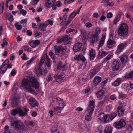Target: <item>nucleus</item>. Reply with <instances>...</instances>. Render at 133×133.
Segmentation results:
<instances>
[{
    "instance_id": "f257e3e1",
    "label": "nucleus",
    "mask_w": 133,
    "mask_h": 133,
    "mask_svg": "<svg viewBox=\"0 0 133 133\" xmlns=\"http://www.w3.org/2000/svg\"><path fill=\"white\" fill-rule=\"evenodd\" d=\"M51 64V61L47 54H43V56L41 59L39 63V65L41 66L35 67V69L38 76L41 75L45 76L47 73V71L45 68L46 65L48 67H50Z\"/></svg>"
},
{
    "instance_id": "f03ea898",
    "label": "nucleus",
    "mask_w": 133,
    "mask_h": 133,
    "mask_svg": "<svg viewBox=\"0 0 133 133\" xmlns=\"http://www.w3.org/2000/svg\"><path fill=\"white\" fill-rule=\"evenodd\" d=\"M39 84L36 78L31 77L27 79H24L22 82L21 86L29 93L35 92L32 88L36 89L39 87Z\"/></svg>"
},
{
    "instance_id": "7ed1b4c3",
    "label": "nucleus",
    "mask_w": 133,
    "mask_h": 133,
    "mask_svg": "<svg viewBox=\"0 0 133 133\" xmlns=\"http://www.w3.org/2000/svg\"><path fill=\"white\" fill-rule=\"evenodd\" d=\"M51 104L54 107V113L55 114L61 113L65 106L64 102L59 97L54 98L52 100Z\"/></svg>"
},
{
    "instance_id": "20e7f679",
    "label": "nucleus",
    "mask_w": 133,
    "mask_h": 133,
    "mask_svg": "<svg viewBox=\"0 0 133 133\" xmlns=\"http://www.w3.org/2000/svg\"><path fill=\"white\" fill-rule=\"evenodd\" d=\"M95 101L93 100H91L89 102V104L87 108L86 111L88 112V113L85 117V119L89 121L91 120L92 119L91 114L95 107Z\"/></svg>"
},
{
    "instance_id": "39448f33",
    "label": "nucleus",
    "mask_w": 133,
    "mask_h": 133,
    "mask_svg": "<svg viewBox=\"0 0 133 133\" xmlns=\"http://www.w3.org/2000/svg\"><path fill=\"white\" fill-rule=\"evenodd\" d=\"M10 124L11 126L15 129L21 130L24 129V125L20 120L12 121L10 122Z\"/></svg>"
},
{
    "instance_id": "423d86ee",
    "label": "nucleus",
    "mask_w": 133,
    "mask_h": 133,
    "mask_svg": "<svg viewBox=\"0 0 133 133\" xmlns=\"http://www.w3.org/2000/svg\"><path fill=\"white\" fill-rule=\"evenodd\" d=\"M56 82H62L64 81L66 78L65 75L64 73H61L59 75H55L54 76Z\"/></svg>"
},
{
    "instance_id": "0eeeda50",
    "label": "nucleus",
    "mask_w": 133,
    "mask_h": 133,
    "mask_svg": "<svg viewBox=\"0 0 133 133\" xmlns=\"http://www.w3.org/2000/svg\"><path fill=\"white\" fill-rule=\"evenodd\" d=\"M125 121L123 119H121L117 122H114L113 124L114 126L118 129H120L124 126Z\"/></svg>"
},
{
    "instance_id": "6e6552de",
    "label": "nucleus",
    "mask_w": 133,
    "mask_h": 133,
    "mask_svg": "<svg viewBox=\"0 0 133 133\" xmlns=\"http://www.w3.org/2000/svg\"><path fill=\"white\" fill-rule=\"evenodd\" d=\"M118 34L121 36H122L124 35L125 34V23H122L119 25L118 28Z\"/></svg>"
},
{
    "instance_id": "1a4fd4ad",
    "label": "nucleus",
    "mask_w": 133,
    "mask_h": 133,
    "mask_svg": "<svg viewBox=\"0 0 133 133\" xmlns=\"http://www.w3.org/2000/svg\"><path fill=\"white\" fill-rule=\"evenodd\" d=\"M71 41V39L69 38L68 35H66L62 38H59L57 41L58 43H60L64 41L65 42V44H68L70 43Z\"/></svg>"
},
{
    "instance_id": "9d476101",
    "label": "nucleus",
    "mask_w": 133,
    "mask_h": 133,
    "mask_svg": "<svg viewBox=\"0 0 133 133\" xmlns=\"http://www.w3.org/2000/svg\"><path fill=\"white\" fill-rule=\"evenodd\" d=\"M112 69L113 71L118 70L119 68V64L118 61L115 60L113 61L111 65Z\"/></svg>"
},
{
    "instance_id": "9b49d317",
    "label": "nucleus",
    "mask_w": 133,
    "mask_h": 133,
    "mask_svg": "<svg viewBox=\"0 0 133 133\" xmlns=\"http://www.w3.org/2000/svg\"><path fill=\"white\" fill-rule=\"evenodd\" d=\"M56 1V0H48V1L45 3V8L47 9L51 7L53 5L55 4Z\"/></svg>"
},
{
    "instance_id": "f8f14e48",
    "label": "nucleus",
    "mask_w": 133,
    "mask_h": 133,
    "mask_svg": "<svg viewBox=\"0 0 133 133\" xmlns=\"http://www.w3.org/2000/svg\"><path fill=\"white\" fill-rule=\"evenodd\" d=\"M28 102L32 107H35L37 105V103L35 98L32 97H30L29 99Z\"/></svg>"
},
{
    "instance_id": "ddd939ff",
    "label": "nucleus",
    "mask_w": 133,
    "mask_h": 133,
    "mask_svg": "<svg viewBox=\"0 0 133 133\" xmlns=\"http://www.w3.org/2000/svg\"><path fill=\"white\" fill-rule=\"evenodd\" d=\"M82 46L81 43L78 42L75 44L73 47V50L74 52H77L81 49Z\"/></svg>"
},
{
    "instance_id": "4468645a",
    "label": "nucleus",
    "mask_w": 133,
    "mask_h": 133,
    "mask_svg": "<svg viewBox=\"0 0 133 133\" xmlns=\"http://www.w3.org/2000/svg\"><path fill=\"white\" fill-rule=\"evenodd\" d=\"M23 109L24 111L21 109L19 110L18 111V114L19 115L24 116L26 115L27 112L29 110V109L26 108L25 107H23Z\"/></svg>"
},
{
    "instance_id": "2eb2a0df",
    "label": "nucleus",
    "mask_w": 133,
    "mask_h": 133,
    "mask_svg": "<svg viewBox=\"0 0 133 133\" xmlns=\"http://www.w3.org/2000/svg\"><path fill=\"white\" fill-rule=\"evenodd\" d=\"M98 36L93 34L90 38L89 41L91 43H94L95 42H97L98 41Z\"/></svg>"
},
{
    "instance_id": "dca6fc26",
    "label": "nucleus",
    "mask_w": 133,
    "mask_h": 133,
    "mask_svg": "<svg viewBox=\"0 0 133 133\" xmlns=\"http://www.w3.org/2000/svg\"><path fill=\"white\" fill-rule=\"evenodd\" d=\"M108 54V52H107L104 51L99 52L97 56V58L98 59H100L107 55Z\"/></svg>"
},
{
    "instance_id": "f3484780",
    "label": "nucleus",
    "mask_w": 133,
    "mask_h": 133,
    "mask_svg": "<svg viewBox=\"0 0 133 133\" xmlns=\"http://www.w3.org/2000/svg\"><path fill=\"white\" fill-rule=\"evenodd\" d=\"M67 68V64H60L58 66L57 68V69L58 70H62V71L65 70Z\"/></svg>"
},
{
    "instance_id": "a211bd4d",
    "label": "nucleus",
    "mask_w": 133,
    "mask_h": 133,
    "mask_svg": "<svg viewBox=\"0 0 133 133\" xmlns=\"http://www.w3.org/2000/svg\"><path fill=\"white\" fill-rule=\"evenodd\" d=\"M105 92L103 90H100L97 92L96 94L97 97L99 99H101L104 97Z\"/></svg>"
},
{
    "instance_id": "6ab92c4d",
    "label": "nucleus",
    "mask_w": 133,
    "mask_h": 133,
    "mask_svg": "<svg viewBox=\"0 0 133 133\" xmlns=\"http://www.w3.org/2000/svg\"><path fill=\"white\" fill-rule=\"evenodd\" d=\"M89 55L90 59H93L95 57L96 55L95 50L91 49L89 50Z\"/></svg>"
},
{
    "instance_id": "aec40b11",
    "label": "nucleus",
    "mask_w": 133,
    "mask_h": 133,
    "mask_svg": "<svg viewBox=\"0 0 133 133\" xmlns=\"http://www.w3.org/2000/svg\"><path fill=\"white\" fill-rule=\"evenodd\" d=\"M115 42L111 39H109L107 42V45L108 48H110L114 46Z\"/></svg>"
},
{
    "instance_id": "412c9836",
    "label": "nucleus",
    "mask_w": 133,
    "mask_h": 133,
    "mask_svg": "<svg viewBox=\"0 0 133 133\" xmlns=\"http://www.w3.org/2000/svg\"><path fill=\"white\" fill-rule=\"evenodd\" d=\"M121 79L120 78H118L115 81L112 83V85L114 87H117L121 83Z\"/></svg>"
},
{
    "instance_id": "4be33fe9",
    "label": "nucleus",
    "mask_w": 133,
    "mask_h": 133,
    "mask_svg": "<svg viewBox=\"0 0 133 133\" xmlns=\"http://www.w3.org/2000/svg\"><path fill=\"white\" fill-rule=\"evenodd\" d=\"M5 65V63L4 62L2 64L0 69L1 73L4 74L5 72L7 70L6 66Z\"/></svg>"
},
{
    "instance_id": "5701e85b",
    "label": "nucleus",
    "mask_w": 133,
    "mask_h": 133,
    "mask_svg": "<svg viewBox=\"0 0 133 133\" xmlns=\"http://www.w3.org/2000/svg\"><path fill=\"white\" fill-rule=\"evenodd\" d=\"M117 111L118 112V115L119 117L123 115L124 114V111L123 109L121 106H118L117 108Z\"/></svg>"
},
{
    "instance_id": "b1692460",
    "label": "nucleus",
    "mask_w": 133,
    "mask_h": 133,
    "mask_svg": "<svg viewBox=\"0 0 133 133\" xmlns=\"http://www.w3.org/2000/svg\"><path fill=\"white\" fill-rule=\"evenodd\" d=\"M124 47L125 46L122 43L119 45L118 46L116 52L118 53H120L123 49Z\"/></svg>"
},
{
    "instance_id": "393cba45",
    "label": "nucleus",
    "mask_w": 133,
    "mask_h": 133,
    "mask_svg": "<svg viewBox=\"0 0 133 133\" xmlns=\"http://www.w3.org/2000/svg\"><path fill=\"white\" fill-rule=\"evenodd\" d=\"M40 43V42L38 40H33L31 43L30 45L32 47L34 48L39 45Z\"/></svg>"
},
{
    "instance_id": "a878e982",
    "label": "nucleus",
    "mask_w": 133,
    "mask_h": 133,
    "mask_svg": "<svg viewBox=\"0 0 133 133\" xmlns=\"http://www.w3.org/2000/svg\"><path fill=\"white\" fill-rule=\"evenodd\" d=\"M112 128L110 125H107L104 130L105 133H111Z\"/></svg>"
},
{
    "instance_id": "bb28decb",
    "label": "nucleus",
    "mask_w": 133,
    "mask_h": 133,
    "mask_svg": "<svg viewBox=\"0 0 133 133\" xmlns=\"http://www.w3.org/2000/svg\"><path fill=\"white\" fill-rule=\"evenodd\" d=\"M105 38V35H103L102 36V37L101 38L99 43L98 46L99 48L101 47L104 44Z\"/></svg>"
},
{
    "instance_id": "cd10ccee",
    "label": "nucleus",
    "mask_w": 133,
    "mask_h": 133,
    "mask_svg": "<svg viewBox=\"0 0 133 133\" xmlns=\"http://www.w3.org/2000/svg\"><path fill=\"white\" fill-rule=\"evenodd\" d=\"M122 12H120L116 16L114 20V23L115 25H116L117 23L118 22L121 18V15H122Z\"/></svg>"
},
{
    "instance_id": "c85d7f7f",
    "label": "nucleus",
    "mask_w": 133,
    "mask_h": 133,
    "mask_svg": "<svg viewBox=\"0 0 133 133\" xmlns=\"http://www.w3.org/2000/svg\"><path fill=\"white\" fill-rule=\"evenodd\" d=\"M102 80V78L99 76L95 77L94 79L93 82L95 84L100 83Z\"/></svg>"
},
{
    "instance_id": "c756f323",
    "label": "nucleus",
    "mask_w": 133,
    "mask_h": 133,
    "mask_svg": "<svg viewBox=\"0 0 133 133\" xmlns=\"http://www.w3.org/2000/svg\"><path fill=\"white\" fill-rule=\"evenodd\" d=\"M55 54L56 55H58L60 50L62 49V47L56 46L54 47Z\"/></svg>"
},
{
    "instance_id": "7c9ffc66",
    "label": "nucleus",
    "mask_w": 133,
    "mask_h": 133,
    "mask_svg": "<svg viewBox=\"0 0 133 133\" xmlns=\"http://www.w3.org/2000/svg\"><path fill=\"white\" fill-rule=\"evenodd\" d=\"M6 15V18L9 21L12 22L13 21V16L11 13H7Z\"/></svg>"
},
{
    "instance_id": "2f4dec72",
    "label": "nucleus",
    "mask_w": 133,
    "mask_h": 133,
    "mask_svg": "<svg viewBox=\"0 0 133 133\" xmlns=\"http://www.w3.org/2000/svg\"><path fill=\"white\" fill-rule=\"evenodd\" d=\"M104 117H103L102 119H101V120L105 123L108 122V121L109 120L110 117L108 115H105L104 114Z\"/></svg>"
},
{
    "instance_id": "473e14b6",
    "label": "nucleus",
    "mask_w": 133,
    "mask_h": 133,
    "mask_svg": "<svg viewBox=\"0 0 133 133\" xmlns=\"http://www.w3.org/2000/svg\"><path fill=\"white\" fill-rule=\"evenodd\" d=\"M54 21L50 19L44 22V25L45 27H47L49 24H50L51 25H53Z\"/></svg>"
},
{
    "instance_id": "72a5a7b5",
    "label": "nucleus",
    "mask_w": 133,
    "mask_h": 133,
    "mask_svg": "<svg viewBox=\"0 0 133 133\" xmlns=\"http://www.w3.org/2000/svg\"><path fill=\"white\" fill-rule=\"evenodd\" d=\"M86 78L84 76L79 77L78 79V82L79 83H84V82L86 81Z\"/></svg>"
},
{
    "instance_id": "f704fd0d",
    "label": "nucleus",
    "mask_w": 133,
    "mask_h": 133,
    "mask_svg": "<svg viewBox=\"0 0 133 133\" xmlns=\"http://www.w3.org/2000/svg\"><path fill=\"white\" fill-rule=\"evenodd\" d=\"M97 73V72L95 69L91 70L90 71L89 76L91 78H92Z\"/></svg>"
},
{
    "instance_id": "c9c22d12",
    "label": "nucleus",
    "mask_w": 133,
    "mask_h": 133,
    "mask_svg": "<svg viewBox=\"0 0 133 133\" xmlns=\"http://www.w3.org/2000/svg\"><path fill=\"white\" fill-rule=\"evenodd\" d=\"M125 78H133V70L130 73L127 74H126L125 75Z\"/></svg>"
},
{
    "instance_id": "e433bc0d",
    "label": "nucleus",
    "mask_w": 133,
    "mask_h": 133,
    "mask_svg": "<svg viewBox=\"0 0 133 133\" xmlns=\"http://www.w3.org/2000/svg\"><path fill=\"white\" fill-rule=\"evenodd\" d=\"M113 56V55L112 54H108L107 56L104 59V61L105 62H106L108 61Z\"/></svg>"
},
{
    "instance_id": "4c0bfd02",
    "label": "nucleus",
    "mask_w": 133,
    "mask_h": 133,
    "mask_svg": "<svg viewBox=\"0 0 133 133\" xmlns=\"http://www.w3.org/2000/svg\"><path fill=\"white\" fill-rule=\"evenodd\" d=\"M44 25V23L43 24L41 23L39 27V28L42 31H44L45 30V28L46 27H45Z\"/></svg>"
},
{
    "instance_id": "58836bf2",
    "label": "nucleus",
    "mask_w": 133,
    "mask_h": 133,
    "mask_svg": "<svg viewBox=\"0 0 133 133\" xmlns=\"http://www.w3.org/2000/svg\"><path fill=\"white\" fill-rule=\"evenodd\" d=\"M36 59V58L35 57H32L30 59L29 61H27L26 64L27 66H29L30 63L34 61Z\"/></svg>"
},
{
    "instance_id": "ea45409f",
    "label": "nucleus",
    "mask_w": 133,
    "mask_h": 133,
    "mask_svg": "<svg viewBox=\"0 0 133 133\" xmlns=\"http://www.w3.org/2000/svg\"><path fill=\"white\" fill-rule=\"evenodd\" d=\"M61 130L60 129H55L52 131V133H62L61 131Z\"/></svg>"
},
{
    "instance_id": "a19ab883",
    "label": "nucleus",
    "mask_w": 133,
    "mask_h": 133,
    "mask_svg": "<svg viewBox=\"0 0 133 133\" xmlns=\"http://www.w3.org/2000/svg\"><path fill=\"white\" fill-rule=\"evenodd\" d=\"M11 115L15 116L18 113V111L16 109H13L11 111Z\"/></svg>"
},
{
    "instance_id": "79ce46f5",
    "label": "nucleus",
    "mask_w": 133,
    "mask_h": 133,
    "mask_svg": "<svg viewBox=\"0 0 133 133\" xmlns=\"http://www.w3.org/2000/svg\"><path fill=\"white\" fill-rule=\"evenodd\" d=\"M25 124L28 125H30L31 127H33L35 123L32 121H28L25 122Z\"/></svg>"
},
{
    "instance_id": "37998d69",
    "label": "nucleus",
    "mask_w": 133,
    "mask_h": 133,
    "mask_svg": "<svg viewBox=\"0 0 133 133\" xmlns=\"http://www.w3.org/2000/svg\"><path fill=\"white\" fill-rule=\"evenodd\" d=\"M101 30L100 28H97L95 30V33L94 34L95 35L98 36V35L100 34Z\"/></svg>"
},
{
    "instance_id": "c03bdc74",
    "label": "nucleus",
    "mask_w": 133,
    "mask_h": 133,
    "mask_svg": "<svg viewBox=\"0 0 133 133\" xmlns=\"http://www.w3.org/2000/svg\"><path fill=\"white\" fill-rule=\"evenodd\" d=\"M119 58L122 63H124L125 60V55L123 54V55H121Z\"/></svg>"
},
{
    "instance_id": "a18cd8bd",
    "label": "nucleus",
    "mask_w": 133,
    "mask_h": 133,
    "mask_svg": "<svg viewBox=\"0 0 133 133\" xmlns=\"http://www.w3.org/2000/svg\"><path fill=\"white\" fill-rule=\"evenodd\" d=\"M104 114L103 113L101 112L98 115V119L100 120L101 119H102L103 117H104Z\"/></svg>"
},
{
    "instance_id": "49530a36",
    "label": "nucleus",
    "mask_w": 133,
    "mask_h": 133,
    "mask_svg": "<svg viewBox=\"0 0 133 133\" xmlns=\"http://www.w3.org/2000/svg\"><path fill=\"white\" fill-rule=\"evenodd\" d=\"M116 116L117 114L116 113L114 112L112 113L111 115L110 119L111 120H112Z\"/></svg>"
},
{
    "instance_id": "de8ad7c7",
    "label": "nucleus",
    "mask_w": 133,
    "mask_h": 133,
    "mask_svg": "<svg viewBox=\"0 0 133 133\" xmlns=\"http://www.w3.org/2000/svg\"><path fill=\"white\" fill-rule=\"evenodd\" d=\"M76 15V13H75V12L74 11L72 12L70 15L69 16V18H71V19L74 18Z\"/></svg>"
},
{
    "instance_id": "09e8293b",
    "label": "nucleus",
    "mask_w": 133,
    "mask_h": 133,
    "mask_svg": "<svg viewBox=\"0 0 133 133\" xmlns=\"http://www.w3.org/2000/svg\"><path fill=\"white\" fill-rule=\"evenodd\" d=\"M125 37L127 35L128 33V28L129 27L126 24V23H125Z\"/></svg>"
},
{
    "instance_id": "8fccbe9b",
    "label": "nucleus",
    "mask_w": 133,
    "mask_h": 133,
    "mask_svg": "<svg viewBox=\"0 0 133 133\" xmlns=\"http://www.w3.org/2000/svg\"><path fill=\"white\" fill-rule=\"evenodd\" d=\"M127 130L129 131H130L133 130V127L130 125H128L127 127Z\"/></svg>"
},
{
    "instance_id": "3c124183",
    "label": "nucleus",
    "mask_w": 133,
    "mask_h": 133,
    "mask_svg": "<svg viewBox=\"0 0 133 133\" xmlns=\"http://www.w3.org/2000/svg\"><path fill=\"white\" fill-rule=\"evenodd\" d=\"M4 10L3 4L2 3L0 4V14L3 12Z\"/></svg>"
},
{
    "instance_id": "603ef678",
    "label": "nucleus",
    "mask_w": 133,
    "mask_h": 133,
    "mask_svg": "<svg viewBox=\"0 0 133 133\" xmlns=\"http://www.w3.org/2000/svg\"><path fill=\"white\" fill-rule=\"evenodd\" d=\"M105 99L104 98H103V100L101 101L100 102L98 103V105L100 107H101L103 105L104 102L105 101Z\"/></svg>"
},
{
    "instance_id": "864d4df0",
    "label": "nucleus",
    "mask_w": 133,
    "mask_h": 133,
    "mask_svg": "<svg viewBox=\"0 0 133 133\" xmlns=\"http://www.w3.org/2000/svg\"><path fill=\"white\" fill-rule=\"evenodd\" d=\"M42 35V34L41 32H36L35 35V37H40Z\"/></svg>"
},
{
    "instance_id": "5fc2aeb1",
    "label": "nucleus",
    "mask_w": 133,
    "mask_h": 133,
    "mask_svg": "<svg viewBox=\"0 0 133 133\" xmlns=\"http://www.w3.org/2000/svg\"><path fill=\"white\" fill-rule=\"evenodd\" d=\"M16 74V72L14 69H13L12 70L10 74L9 75L10 76H14Z\"/></svg>"
},
{
    "instance_id": "6e6d98bb",
    "label": "nucleus",
    "mask_w": 133,
    "mask_h": 133,
    "mask_svg": "<svg viewBox=\"0 0 133 133\" xmlns=\"http://www.w3.org/2000/svg\"><path fill=\"white\" fill-rule=\"evenodd\" d=\"M39 0H34L31 2V4L32 5H36L38 2Z\"/></svg>"
},
{
    "instance_id": "4d7b16f0",
    "label": "nucleus",
    "mask_w": 133,
    "mask_h": 133,
    "mask_svg": "<svg viewBox=\"0 0 133 133\" xmlns=\"http://www.w3.org/2000/svg\"><path fill=\"white\" fill-rule=\"evenodd\" d=\"M85 25L87 27L89 28L91 27L92 26V25L91 23L87 22L86 23Z\"/></svg>"
},
{
    "instance_id": "13d9d810",
    "label": "nucleus",
    "mask_w": 133,
    "mask_h": 133,
    "mask_svg": "<svg viewBox=\"0 0 133 133\" xmlns=\"http://www.w3.org/2000/svg\"><path fill=\"white\" fill-rule=\"evenodd\" d=\"M125 66H126V69H128L131 67L130 65L128 63V60L126 61L125 60Z\"/></svg>"
},
{
    "instance_id": "bf43d9fd",
    "label": "nucleus",
    "mask_w": 133,
    "mask_h": 133,
    "mask_svg": "<svg viewBox=\"0 0 133 133\" xmlns=\"http://www.w3.org/2000/svg\"><path fill=\"white\" fill-rule=\"evenodd\" d=\"M90 90L89 88L88 89H84L83 91V92L84 94H86L89 92Z\"/></svg>"
},
{
    "instance_id": "052dcab7",
    "label": "nucleus",
    "mask_w": 133,
    "mask_h": 133,
    "mask_svg": "<svg viewBox=\"0 0 133 133\" xmlns=\"http://www.w3.org/2000/svg\"><path fill=\"white\" fill-rule=\"evenodd\" d=\"M73 31V30L71 28L68 29L66 30V32L67 34H69L71 32H72Z\"/></svg>"
},
{
    "instance_id": "680f3d73",
    "label": "nucleus",
    "mask_w": 133,
    "mask_h": 133,
    "mask_svg": "<svg viewBox=\"0 0 133 133\" xmlns=\"http://www.w3.org/2000/svg\"><path fill=\"white\" fill-rule=\"evenodd\" d=\"M15 26L17 29L18 30H20L22 28V27L20 25L15 24Z\"/></svg>"
},
{
    "instance_id": "e2e57ef3",
    "label": "nucleus",
    "mask_w": 133,
    "mask_h": 133,
    "mask_svg": "<svg viewBox=\"0 0 133 133\" xmlns=\"http://www.w3.org/2000/svg\"><path fill=\"white\" fill-rule=\"evenodd\" d=\"M27 21V18H25L23 20H21L20 22V23L21 24H26V23Z\"/></svg>"
},
{
    "instance_id": "0e129e2a",
    "label": "nucleus",
    "mask_w": 133,
    "mask_h": 133,
    "mask_svg": "<svg viewBox=\"0 0 133 133\" xmlns=\"http://www.w3.org/2000/svg\"><path fill=\"white\" fill-rule=\"evenodd\" d=\"M49 54L50 55L51 58L53 59H54V54L52 53V51H50L49 52Z\"/></svg>"
},
{
    "instance_id": "69168bd1",
    "label": "nucleus",
    "mask_w": 133,
    "mask_h": 133,
    "mask_svg": "<svg viewBox=\"0 0 133 133\" xmlns=\"http://www.w3.org/2000/svg\"><path fill=\"white\" fill-rule=\"evenodd\" d=\"M113 16V15L111 12H109L107 13V17L108 18H111Z\"/></svg>"
},
{
    "instance_id": "338daca9",
    "label": "nucleus",
    "mask_w": 133,
    "mask_h": 133,
    "mask_svg": "<svg viewBox=\"0 0 133 133\" xmlns=\"http://www.w3.org/2000/svg\"><path fill=\"white\" fill-rule=\"evenodd\" d=\"M106 108L107 110L108 111H109L111 108V105L107 106L106 107Z\"/></svg>"
},
{
    "instance_id": "774afa93",
    "label": "nucleus",
    "mask_w": 133,
    "mask_h": 133,
    "mask_svg": "<svg viewBox=\"0 0 133 133\" xmlns=\"http://www.w3.org/2000/svg\"><path fill=\"white\" fill-rule=\"evenodd\" d=\"M130 121L131 122H133V113L132 112L130 117Z\"/></svg>"
}]
</instances>
